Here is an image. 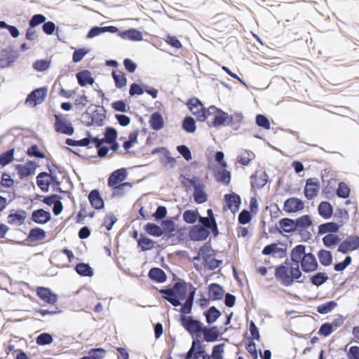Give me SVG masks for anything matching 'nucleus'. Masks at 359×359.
Instances as JSON below:
<instances>
[{
	"instance_id": "nucleus-1",
	"label": "nucleus",
	"mask_w": 359,
	"mask_h": 359,
	"mask_svg": "<svg viewBox=\"0 0 359 359\" xmlns=\"http://www.w3.org/2000/svg\"><path fill=\"white\" fill-rule=\"evenodd\" d=\"M290 259L299 266L305 273H311L317 270L318 264L313 254L306 252V246L304 245H296L291 251Z\"/></svg>"
},
{
	"instance_id": "nucleus-2",
	"label": "nucleus",
	"mask_w": 359,
	"mask_h": 359,
	"mask_svg": "<svg viewBox=\"0 0 359 359\" xmlns=\"http://www.w3.org/2000/svg\"><path fill=\"white\" fill-rule=\"evenodd\" d=\"M302 271L299 266L295 262H285L276 267L275 277L284 286L292 285L296 280L302 277Z\"/></svg>"
},
{
	"instance_id": "nucleus-3",
	"label": "nucleus",
	"mask_w": 359,
	"mask_h": 359,
	"mask_svg": "<svg viewBox=\"0 0 359 359\" xmlns=\"http://www.w3.org/2000/svg\"><path fill=\"white\" fill-rule=\"evenodd\" d=\"M159 292L163 294V297L172 306H178L181 305V301L186 299L188 285L184 281H178L173 285L172 287L161 289Z\"/></svg>"
},
{
	"instance_id": "nucleus-4",
	"label": "nucleus",
	"mask_w": 359,
	"mask_h": 359,
	"mask_svg": "<svg viewBox=\"0 0 359 359\" xmlns=\"http://www.w3.org/2000/svg\"><path fill=\"white\" fill-rule=\"evenodd\" d=\"M203 260L205 268L212 271L218 268L222 263L215 257L213 250L207 245H203L198 250V255L194 257V260Z\"/></svg>"
},
{
	"instance_id": "nucleus-5",
	"label": "nucleus",
	"mask_w": 359,
	"mask_h": 359,
	"mask_svg": "<svg viewBox=\"0 0 359 359\" xmlns=\"http://www.w3.org/2000/svg\"><path fill=\"white\" fill-rule=\"evenodd\" d=\"M207 119L211 120L210 126L219 128L226 124L228 118V113L217 108L215 106H210L207 109Z\"/></svg>"
},
{
	"instance_id": "nucleus-6",
	"label": "nucleus",
	"mask_w": 359,
	"mask_h": 359,
	"mask_svg": "<svg viewBox=\"0 0 359 359\" xmlns=\"http://www.w3.org/2000/svg\"><path fill=\"white\" fill-rule=\"evenodd\" d=\"M180 323L191 335L196 337H201L203 327L201 321L194 319L191 316L182 315L180 316Z\"/></svg>"
},
{
	"instance_id": "nucleus-7",
	"label": "nucleus",
	"mask_w": 359,
	"mask_h": 359,
	"mask_svg": "<svg viewBox=\"0 0 359 359\" xmlns=\"http://www.w3.org/2000/svg\"><path fill=\"white\" fill-rule=\"evenodd\" d=\"M187 106L198 121L203 122L207 120V109L203 107L202 102L197 97L190 98Z\"/></svg>"
},
{
	"instance_id": "nucleus-8",
	"label": "nucleus",
	"mask_w": 359,
	"mask_h": 359,
	"mask_svg": "<svg viewBox=\"0 0 359 359\" xmlns=\"http://www.w3.org/2000/svg\"><path fill=\"white\" fill-rule=\"evenodd\" d=\"M47 95V88L41 87L32 90L28 94L25 100V104L30 107H34L41 104Z\"/></svg>"
},
{
	"instance_id": "nucleus-9",
	"label": "nucleus",
	"mask_w": 359,
	"mask_h": 359,
	"mask_svg": "<svg viewBox=\"0 0 359 359\" xmlns=\"http://www.w3.org/2000/svg\"><path fill=\"white\" fill-rule=\"evenodd\" d=\"M54 128L56 132L68 135L74 133V128L71 122L62 114L55 115Z\"/></svg>"
},
{
	"instance_id": "nucleus-10",
	"label": "nucleus",
	"mask_w": 359,
	"mask_h": 359,
	"mask_svg": "<svg viewBox=\"0 0 359 359\" xmlns=\"http://www.w3.org/2000/svg\"><path fill=\"white\" fill-rule=\"evenodd\" d=\"M15 168L19 177L24 179L35 174L37 165L33 161H27L25 164L15 165Z\"/></svg>"
},
{
	"instance_id": "nucleus-11",
	"label": "nucleus",
	"mask_w": 359,
	"mask_h": 359,
	"mask_svg": "<svg viewBox=\"0 0 359 359\" xmlns=\"http://www.w3.org/2000/svg\"><path fill=\"white\" fill-rule=\"evenodd\" d=\"M320 183L317 179L309 178L304 187V196L308 200H312L316 197L320 191Z\"/></svg>"
},
{
	"instance_id": "nucleus-12",
	"label": "nucleus",
	"mask_w": 359,
	"mask_h": 359,
	"mask_svg": "<svg viewBox=\"0 0 359 359\" xmlns=\"http://www.w3.org/2000/svg\"><path fill=\"white\" fill-rule=\"evenodd\" d=\"M358 248H359V237L358 236H351L339 244L338 251L346 254Z\"/></svg>"
},
{
	"instance_id": "nucleus-13",
	"label": "nucleus",
	"mask_w": 359,
	"mask_h": 359,
	"mask_svg": "<svg viewBox=\"0 0 359 359\" xmlns=\"http://www.w3.org/2000/svg\"><path fill=\"white\" fill-rule=\"evenodd\" d=\"M127 176L128 172L126 168H122L116 170L109 175L107 180V184L111 188L125 183L124 180L126 179Z\"/></svg>"
},
{
	"instance_id": "nucleus-14",
	"label": "nucleus",
	"mask_w": 359,
	"mask_h": 359,
	"mask_svg": "<svg viewBox=\"0 0 359 359\" xmlns=\"http://www.w3.org/2000/svg\"><path fill=\"white\" fill-rule=\"evenodd\" d=\"M18 54L11 48L4 49L0 53V68L10 67L18 58Z\"/></svg>"
},
{
	"instance_id": "nucleus-15",
	"label": "nucleus",
	"mask_w": 359,
	"mask_h": 359,
	"mask_svg": "<svg viewBox=\"0 0 359 359\" xmlns=\"http://www.w3.org/2000/svg\"><path fill=\"white\" fill-rule=\"evenodd\" d=\"M304 208V203L296 197L287 198L283 206V210L287 213H294L302 210Z\"/></svg>"
},
{
	"instance_id": "nucleus-16",
	"label": "nucleus",
	"mask_w": 359,
	"mask_h": 359,
	"mask_svg": "<svg viewBox=\"0 0 359 359\" xmlns=\"http://www.w3.org/2000/svg\"><path fill=\"white\" fill-rule=\"evenodd\" d=\"M208 217H198L199 222L202 224L201 226H204L206 229H210L214 234L215 236L218 234V229L216 220L213 216V212L211 209H208Z\"/></svg>"
},
{
	"instance_id": "nucleus-17",
	"label": "nucleus",
	"mask_w": 359,
	"mask_h": 359,
	"mask_svg": "<svg viewBox=\"0 0 359 359\" xmlns=\"http://www.w3.org/2000/svg\"><path fill=\"white\" fill-rule=\"evenodd\" d=\"M209 234V231L201 225L192 226L189 232L190 239L194 241H204L208 238Z\"/></svg>"
},
{
	"instance_id": "nucleus-18",
	"label": "nucleus",
	"mask_w": 359,
	"mask_h": 359,
	"mask_svg": "<svg viewBox=\"0 0 359 359\" xmlns=\"http://www.w3.org/2000/svg\"><path fill=\"white\" fill-rule=\"evenodd\" d=\"M36 294L44 302L49 304H55L57 300V295L53 293L48 287H38L36 288Z\"/></svg>"
},
{
	"instance_id": "nucleus-19",
	"label": "nucleus",
	"mask_w": 359,
	"mask_h": 359,
	"mask_svg": "<svg viewBox=\"0 0 359 359\" xmlns=\"http://www.w3.org/2000/svg\"><path fill=\"white\" fill-rule=\"evenodd\" d=\"M88 198L90 205L95 209L101 210L104 207V200L102 198L98 189L92 190L89 193Z\"/></svg>"
},
{
	"instance_id": "nucleus-20",
	"label": "nucleus",
	"mask_w": 359,
	"mask_h": 359,
	"mask_svg": "<svg viewBox=\"0 0 359 359\" xmlns=\"http://www.w3.org/2000/svg\"><path fill=\"white\" fill-rule=\"evenodd\" d=\"M224 200L228 208L233 213H235L238 210L241 201L240 196L238 194L235 193L225 194Z\"/></svg>"
},
{
	"instance_id": "nucleus-21",
	"label": "nucleus",
	"mask_w": 359,
	"mask_h": 359,
	"mask_svg": "<svg viewBox=\"0 0 359 359\" xmlns=\"http://www.w3.org/2000/svg\"><path fill=\"white\" fill-rule=\"evenodd\" d=\"M132 187V183L128 182L111 187V196L113 198H121L126 196L131 190Z\"/></svg>"
},
{
	"instance_id": "nucleus-22",
	"label": "nucleus",
	"mask_w": 359,
	"mask_h": 359,
	"mask_svg": "<svg viewBox=\"0 0 359 359\" xmlns=\"http://www.w3.org/2000/svg\"><path fill=\"white\" fill-rule=\"evenodd\" d=\"M27 213L24 210H19L8 216V223L11 225L21 226L25 223Z\"/></svg>"
},
{
	"instance_id": "nucleus-23",
	"label": "nucleus",
	"mask_w": 359,
	"mask_h": 359,
	"mask_svg": "<svg viewBox=\"0 0 359 359\" xmlns=\"http://www.w3.org/2000/svg\"><path fill=\"white\" fill-rule=\"evenodd\" d=\"M50 212L43 209L34 210L32 213V219L36 224H46L50 219Z\"/></svg>"
},
{
	"instance_id": "nucleus-24",
	"label": "nucleus",
	"mask_w": 359,
	"mask_h": 359,
	"mask_svg": "<svg viewBox=\"0 0 359 359\" xmlns=\"http://www.w3.org/2000/svg\"><path fill=\"white\" fill-rule=\"evenodd\" d=\"M224 291L217 283H211L208 286V297L212 301L220 300L224 296Z\"/></svg>"
},
{
	"instance_id": "nucleus-25",
	"label": "nucleus",
	"mask_w": 359,
	"mask_h": 359,
	"mask_svg": "<svg viewBox=\"0 0 359 359\" xmlns=\"http://www.w3.org/2000/svg\"><path fill=\"white\" fill-rule=\"evenodd\" d=\"M148 276L151 280L158 283H164L167 280L165 271L157 267L151 268L148 273Z\"/></svg>"
},
{
	"instance_id": "nucleus-26",
	"label": "nucleus",
	"mask_w": 359,
	"mask_h": 359,
	"mask_svg": "<svg viewBox=\"0 0 359 359\" xmlns=\"http://www.w3.org/2000/svg\"><path fill=\"white\" fill-rule=\"evenodd\" d=\"M119 36L125 40L134 41H140L143 39L142 34L140 31L135 29H130L120 32Z\"/></svg>"
},
{
	"instance_id": "nucleus-27",
	"label": "nucleus",
	"mask_w": 359,
	"mask_h": 359,
	"mask_svg": "<svg viewBox=\"0 0 359 359\" xmlns=\"http://www.w3.org/2000/svg\"><path fill=\"white\" fill-rule=\"evenodd\" d=\"M76 76L79 84L82 87L88 84L93 85L95 81L94 79L91 76L90 72L86 69L78 72Z\"/></svg>"
},
{
	"instance_id": "nucleus-28",
	"label": "nucleus",
	"mask_w": 359,
	"mask_h": 359,
	"mask_svg": "<svg viewBox=\"0 0 359 359\" xmlns=\"http://www.w3.org/2000/svg\"><path fill=\"white\" fill-rule=\"evenodd\" d=\"M201 334H203L204 340L208 342L215 341L219 337V330L215 326L209 328L203 326Z\"/></svg>"
},
{
	"instance_id": "nucleus-29",
	"label": "nucleus",
	"mask_w": 359,
	"mask_h": 359,
	"mask_svg": "<svg viewBox=\"0 0 359 359\" xmlns=\"http://www.w3.org/2000/svg\"><path fill=\"white\" fill-rule=\"evenodd\" d=\"M196 292V288L191 285V290L188 294V297L186 299L184 304L182 305L181 308V313L184 316L185 314H189L191 311L192 305L194 299Z\"/></svg>"
},
{
	"instance_id": "nucleus-30",
	"label": "nucleus",
	"mask_w": 359,
	"mask_h": 359,
	"mask_svg": "<svg viewBox=\"0 0 359 359\" xmlns=\"http://www.w3.org/2000/svg\"><path fill=\"white\" fill-rule=\"evenodd\" d=\"M46 236V231L39 227L30 229L27 240L29 242H35L43 240Z\"/></svg>"
},
{
	"instance_id": "nucleus-31",
	"label": "nucleus",
	"mask_w": 359,
	"mask_h": 359,
	"mask_svg": "<svg viewBox=\"0 0 359 359\" xmlns=\"http://www.w3.org/2000/svg\"><path fill=\"white\" fill-rule=\"evenodd\" d=\"M115 86L117 88H122L127 84V79L125 74L121 70H113L111 73Z\"/></svg>"
},
{
	"instance_id": "nucleus-32",
	"label": "nucleus",
	"mask_w": 359,
	"mask_h": 359,
	"mask_svg": "<svg viewBox=\"0 0 359 359\" xmlns=\"http://www.w3.org/2000/svg\"><path fill=\"white\" fill-rule=\"evenodd\" d=\"M319 215L324 219H329L333 213V208L332 205L327 201L321 202L318 208Z\"/></svg>"
},
{
	"instance_id": "nucleus-33",
	"label": "nucleus",
	"mask_w": 359,
	"mask_h": 359,
	"mask_svg": "<svg viewBox=\"0 0 359 359\" xmlns=\"http://www.w3.org/2000/svg\"><path fill=\"white\" fill-rule=\"evenodd\" d=\"M297 230L301 231L306 229L312 225V219L309 215H305L295 219Z\"/></svg>"
},
{
	"instance_id": "nucleus-34",
	"label": "nucleus",
	"mask_w": 359,
	"mask_h": 359,
	"mask_svg": "<svg viewBox=\"0 0 359 359\" xmlns=\"http://www.w3.org/2000/svg\"><path fill=\"white\" fill-rule=\"evenodd\" d=\"M149 124L152 129L158 130L163 127V119L161 114L158 112H154L151 116Z\"/></svg>"
},
{
	"instance_id": "nucleus-35",
	"label": "nucleus",
	"mask_w": 359,
	"mask_h": 359,
	"mask_svg": "<svg viewBox=\"0 0 359 359\" xmlns=\"http://www.w3.org/2000/svg\"><path fill=\"white\" fill-rule=\"evenodd\" d=\"M206 322L208 324L215 323L217 318L221 316V312L215 307L211 306L204 312Z\"/></svg>"
},
{
	"instance_id": "nucleus-36",
	"label": "nucleus",
	"mask_w": 359,
	"mask_h": 359,
	"mask_svg": "<svg viewBox=\"0 0 359 359\" xmlns=\"http://www.w3.org/2000/svg\"><path fill=\"white\" fill-rule=\"evenodd\" d=\"M280 229L286 233H291L297 230L295 220L289 218L281 219L279 222Z\"/></svg>"
},
{
	"instance_id": "nucleus-37",
	"label": "nucleus",
	"mask_w": 359,
	"mask_h": 359,
	"mask_svg": "<svg viewBox=\"0 0 359 359\" xmlns=\"http://www.w3.org/2000/svg\"><path fill=\"white\" fill-rule=\"evenodd\" d=\"M15 149H10L0 154V166L5 167L14 160Z\"/></svg>"
},
{
	"instance_id": "nucleus-38",
	"label": "nucleus",
	"mask_w": 359,
	"mask_h": 359,
	"mask_svg": "<svg viewBox=\"0 0 359 359\" xmlns=\"http://www.w3.org/2000/svg\"><path fill=\"white\" fill-rule=\"evenodd\" d=\"M215 177L217 182H222L225 185H229L231 178V172L226 168H222L215 175Z\"/></svg>"
},
{
	"instance_id": "nucleus-39",
	"label": "nucleus",
	"mask_w": 359,
	"mask_h": 359,
	"mask_svg": "<svg viewBox=\"0 0 359 359\" xmlns=\"http://www.w3.org/2000/svg\"><path fill=\"white\" fill-rule=\"evenodd\" d=\"M243 118V116L239 113H235L231 115L228 114V118L226 121V124L237 129L242 123Z\"/></svg>"
},
{
	"instance_id": "nucleus-40",
	"label": "nucleus",
	"mask_w": 359,
	"mask_h": 359,
	"mask_svg": "<svg viewBox=\"0 0 359 359\" xmlns=\"http://www.w3.org/2000/svg\"><path fill=\"white\" fill-rule=\"evenodd\" d=\"M318 257L322 265L327 266L332 264V255L330 251L320 250L318 252Z\"/></svg>"
},
{
	"instance_id": "nucleus-41",
	"label": "nucleus",
	"mask_w": 359,
	"mask_h": 359,
	"mask_svg": "<svg viewBox=\"0 0 359 359\" xmlns=\"http://www.w3.org/2000/svg\"><path fill=\"white\" fill-rule=\"evenodd\" d=\"M74 269L81 276L91 277L93 275V271L88 264L79 263L75 266Z\"/></svg>"
},
{
	"instance_id": "nucleus-42",
	"label": "nucleus",
	"mask_w": 359,
	"mask_h": 359,
	"mask_svg": "<svg viewBox=\"0 0 359 359\" xmlns=\"http://www.w3.org/2000/svg\"><path fill=\"white\" fill-rule=\"evenodd\" d=\"M137 245L142 251L149 250L154 248V242L143 235H141L137 239Z\"/></svg>"
},
{
	"instance_id": "nucleus-43",
	"label": "nucleus",
	"mask_w": 359,
	"mask_h": 359,
	"mask_svg": "<svg viewBox=\"0 0 359 359\" xmlns=\"http://www.w3.org/2000/svg\"><path fill=\"white\" fill-rule=\"evenodd\" d=\"M144 230L148 234L156 237H159L163 233L162 229L154 223H147L144 226Z\"/></svg>"
},
{
	"instance_id": "nucleus-44",
	"label": "nucleus",
	"mask_w": 359,
	"mask_h": 359,
	"mask_svg": "<svg viewBox=\"0 0 359 359\" xmlns=\"http://www.w3.org/2000/svg\"><path fill=\"white\" fill-rule=\"evenodd\" d=\"M193 196L194 201L198 204L205 203L208 199L207 194L200 186H195Z\"/></svg>"
},
{
	"instance_id": "nucleus-45",
	"label": "nucleus",
	"mask_w": 359,
	"mask_h": 359,
	"mask_svg": "<svg viewBox=\"0 0 359 359\" xmlns=\"http://www.w3.org/2000/svg\"><path fill=\"white\" fill-rule=\"evenodd\" d=\"M93 142L95 143V147L97 149V155L100 158L105 157L109 152V148L107 147H103L102 144L104 143L102 140H100L98 137H93Z\"/></svg>"
},
{
	"instance_id": "nucleus-46",
	"label": "nucleus",
	"mask_w": 359,
	"mask_h": 359,
	"mask_svg": "<svg viewBox=\"0 0 359 359\" xmlns=\"http://www.w3.org/2000/svg\"><path fill=\"white\" fill-rule=\"evenodd\" d=\"M117 135V132L115 128L107 127L105 128L104 138L100 139V140H102L104 143H111L114 142V140H116Z\"/></svg>"
},
{
	"instance_id": "nucleus-47",
	"label": "nucleus",
	"mask_w": 359,
	"mask_h": 359,
	"mask_svg": "<svg viewBox=\"0 0 359 359\" xmlns=\"http://www.w3.org/2000/svg\"><path fill=\"white\" fill-rule=\"evenodd\" d=\"M339 231V225L334 222H328L319 226V233H336Z\"/></svg>"
},
{
	"instance_id": "nucleus-48",
	"label": "nucleus",
	"mask_w": 359,
	"mask_h": 359,
	"mask_svg": "<svg viewBox=\"0 0 359 359\" xmlns=\"http://www.w3.org/2000/svg\"><path fill=\"white\" fill-rule=\"evenodd\" d=\"M340 241L339 236L333 233H328L323 238V244L328 248L339 244Z\"/></svg>"
},
{
	"instance_id": "nucleus-49",
	"label": "nucleus",
	"mask_w": 359,
	"mask_h": 359,
	"mask_svg": "<svg viewBox=\"0 0 359 359\" xmlns=\"http://www.w3.org/2000/svg\"><path fill=\"white\" fill-rule=\"evenodd\" d=\"M50 175L47 172H41L36 177V183L38 187L43 191H47L49 188L50 182L48 180H43V177H49Z\"/></svg>"
},
{
	"instance_id": "nucleus-50",
	"label": "nucleus",
	"mask_w": 359,
	"mask_h": 359,
	"mask_svg": "<svg viewBox=\"0 0 359 359\" xmlns=\"http://www.w3.org/2000/svg\"><path fill=\"white\" fill-rule=\"evenodd\" d=\"M337 306L336 302L330 301L319 305L317 307V311L321 314H326L332 311Z\"/></svg>"
},
{
	"instance_id": "nucleus-51",
	"label": "nucleus",
	"mask_w": 359,
	"mask_h": 359,
	"mask_svg": "<svg viewBox=\"0 0 359 359\" xmlns=\"http://www.w3.org/2000/svg\"><path fill=\"white\" fill-rule=\"evenodd\" d=\"M255 158V155L250 151H245L238 157L237 162L242 165H248Z\"/></svg>"
},
{
	"instance_id": "nucleus-52",
	"label": "nucleus",
	"mask_w": 359,
	"mask_h": 359,
	"mask_svg": "<svg viewBox=\"0 0 359 359\" xmlns=\"http://www.w3.org/2000/svg\"><path fill=\"white\" fill-rule=\"evenodd\" d=\"M50 63L49 60H37L33 63V68L37 72H44L50 68Z\"/></svg>"
},
{
	"instance_id": "nucleus-53",
	"label": "nucleus",
	"mask_w": 359,
	"mask_h": 359,
	"mask_svg": "<svg viewBox=\"0 0 359 359\" xmlns=\"http://www.w3.org/2000/svg\"><path fill=\"white\" fill-rule=\"evenodd\" d=\"M198 212L197 210H188L183 213V219L188 224H194L196 222L198 217Z\"/></svg>"
},
{
	"instance_id": "nucleus-54",
	"label": "nucleus",
	"mask_w": 359,
	"mask_h": 359,
	"mask_svg": "<svg viewBox=\"0 0 359 359\" xmlns=\"http://www.w3.org/2000/svg\"><path fill=\"white\" fill-rule=\"evenodd\" d=\"M328 279V276L325 273L319 272L315 275H313L311 278V282L313 285L316 286H320L326 282Z\"/></svg>"
},
{
	"instance_id": "nucleus-55",
	"label": "nucleus",
	"mask_w": 359,
	"mask_h": 359,
	"mask_svg": "<svg viewBox=\"0 0 359 359\" xmlns=\"http://www.w3.org/2000/svg\"><path fill=\"white\" fill-rule=\"evenodd\" d=\"M0 184L6 189H11L14 187L15 182L8 172H3L1 177Z\"/></svg>"
},
{
	"instance_id": "nucleus-56",
	"label": "nucleus",
	"mask_w": 359,
	"mask_h": 359,
	"mask_svg": "<svg viewBox=\"0 0 359 359\" xmlns=\"http://www.w3.org/2000/svg\"><path fill=\"white\" fill-rule=\"evenodd\" d=\"M106 355V351L102 348H92L88 351V359H102Z\"/></svg>"
},
{
	"instance_id": "nucleus-57",
	"label": "nucleus",
	"mask_w": 359,
	"mask_h": 359,
	"mask_svg": "<svg viewBox=\"0 0 359 359\" xmlns=\"http://www.w3.org/2000/svg\"><path fill=\"white\" fill-rule=\"evenodd\" d=\"M27 154L30 157L34 156L38 158H44L46 157L45 154L39 149L36 144H33L29 147L27 150Z\"/></svg>"
},
{
	"instance_id": "nucleus-58",
	"label": "nucleus",
	"mask_w": 359,
	"mask_h": 359,
	"mask_svg": "<svg viewBox=\"0 0 359 359\" xmlns=\"http://www.w3.org/2000/svg\"><path fill=\"white\" fill-rule=\"evenodd\" d=\"M182 128L188 133L195 132L196 128L194 119L191 116L186 117L183 121Z\"/></svg>"
},
{
	"instance_id": "nucleus-59",
	"label": "nucleus",
	"mask_w": 359,
	"mask_h": 359,
	"mask_svg": "<svg viewBox=\"0 0 359 359\" xmlns=\"http://www.w3.org/2000/svg\"><path fill=\"white\" fill-rule=\"evenodd\" d=\"M224 345L223 344L213 346L210 358L223 359V353L224 351Z\"/></svg>"
},
{
	"instance_id": "nucleus-60",
	"label": "nucleus",
	"mask_w": 359,
	"mask_h": 359,
	"mask_svg": "<svg viewBox=\"0 0 359 359\" xmlns=\"http://www.w3.org/2000/svg\"><path fill=\"white\" fill-rule=\"evenodd\" d=\"M256 123L258 126L263 128L265 130H269L271 128V124L268 118L262 114L257 115Z\"/></svg>"
},
{
	"instance_id": "nucleus-61",
	"label": "nucleus",
	"mask_w": 359,
	"mask_h": 359,
	"mask_svg": "<svg viewBox=\"0 0 359 359\" xmlns=\"http://www.w3.org/2000/svg\"><path fill=\"white\" fill-rule=\"evenodd\" d=\"M46 18L42 14L34 15L29 22V25L31 28H34L42 23H44Z\"/></svg>"
},
{
	"instance_id": "nucleus-62",
	"label": "nucleus",
	"mask_w": 359,
	"mask_h": 359,
	"mask_svg": "<svg viewBox=\"0 0 359 359\" xmlns=\"http://www.w3.org/2000/svg\"><path fill=\"white\" fill-rule=\"evenodd\" d=\"M350 189L348 187L344 182H340L339 184V187L337 190V194L339 197L346 198L349 196Z\"/></svg>"
},
{
	"instance_id": "nucleus-63",
	"label": "nucleus",
	"mask_w": 359,
	"mask_h": 359,
	"mask_svg": "<svg viewBox=\"0 0 359 359\" xmlns=\"http://www.w3.org/2000/svg\"><path fill=\"white\" fill-rule=\"evenodd\" d=\"M53 342V337L48 333H42L36 338V344L39 345H48Z\"/></svg>"
},
{
	"instance_id": "nucleus-64",
	"label": "nucleus",
	"mask_w": 359,
	"mask_h": 359,
	"mask_svg": "<svg viewBox=\"0 0 359 359\" xmlns=\"http://www.w3.org/2000/svg\"><path fill=\"white\" fill-rule=\"evenodd\" d=\"M198 347L194 353V359H210V356L206 353L200 342L198 341Z\"/></svg>"
}]
</instances>
